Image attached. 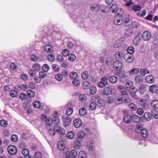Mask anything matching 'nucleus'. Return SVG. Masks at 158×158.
I'll return each mask as SVG.
<instances>
[{
  "mask_svg": "<svg viewBox=\"0 0 158 158\" xmlns=\"http://www.w3.org/2000/svg\"><path fill=\"white\" fill-rule=\"evenodd\" d=\"M59 133L61 136L65 135V130L62 127H60L58 125H54L50 124V135L54 136L56 132Z\"/></svg>",
  "mask_w": 158,
  "mask_h": 158,
  "instance_id": "f257e3e1",
  "label": "nucleus"
},
{
  "mask_svg": "<svg viewBox=\"0 0 158 158\" xmlns=\"http://www.w3.org/2000/svg\"><path fill=\"white\" fill-rule=\"evenodd\" d=\"M120 16L122 17L123 24L125 26L129 27L131 24V20L130 19V16L128 14H123V10H121Z\"/></svg>",
  "mask_w": 158,
  "mask_h": 158,
  "instance_id": "f03ea898",
  "label": "nucleus"
},
{
  "mask_svg": "<svg viewBox=\"0 0 158 158\" xmlns=\"http://www.w3.org/2000/svg\"><path fill=\"white\" fill-rule=\"evenodd\" d=\"M51 119L52 122L51 123H50L51 126L52 125V124H53L54 125H57L59 124L60 122V119L59 117L57 116V115L54 113L53 114L52 117H50V119ZM51 120L50 119V120Z\"/></svg>",
  "mask_w": 158,
  "mask_h": 158,
  "instance_id": "7ed1b4c3",
  "label": "nucleus"
},
{
  "mask_svg": "<svg viewBox=\"0 0 158 158\" xmlns=\"http://www.w3.org/2000/svg\"><path fill=\"white\" fill-rule=\"evenodd\" d=\"M123 66L122 62L118 60L115 61L113 66L114 69L117 71H120L121 70Z\"/></svg>",
  "mask_w": 158,
  "mask_h": 158,
  "instance_id": "20e7f679",
  "label": "nucleus"
},
{
  "mask_svg": "<svg viewBox=\"0 0 158 158\" xmlns=\"http://www.w3.org/2000/svg\"><path fill=\"white\" fill-rule=\"evenodd\" d=\"M108 83V78L106 77H102L100 81L98 84V86L101 88H102L106 86Z\"/></svg>",
  "mask_w": 158,
  "mask_h": 158,
  "instance_id": "39448f33",
  "label": "nucleus"
},
{
  "mask_svg": "<svg viewBox=\"0 0 158 158\" xmlns=\"http://www.w3.org/2000/svg\"><path fill=\"white\" fill-rule=\"evenodd\" d=\"M114 22V24L116 25H120L123 23L122 17L120 16L119 12L117 13V15L115 17Z\"/></svg>",
  "mask_w": 158,
  "mask_h": 158,
  "instance_id": "423d86ee",
  "label": "nucleus"
},
{
  "mask_svg": "<svg viewBox=\"0 0 158 158\" xmlns=\"http://www.w3.org/2000/svg\"><path fill=\"white\" fill-rule=\"evenodd\" d=\"M124 59L127 62L131 63L134 60V57L132 54L126 53L124 55Z\"/></svg>",
  "mask_w": 158,
  "mask_h": 158,
  "instance_id": "0eeeda50",
  "label": "nucleus"
},
{
  "mask_svg": "<svg viewBox=\"0 0 158 158\" xmlns=\"http://www.w3.org/2000/svg\"><path fill=\"white\" fill-rule=\"evenodd\" d=\"M17 148L14 145H10L7 148V151L11 155H14L17 152Z\"/></svg>",
  "mask_w": 158,
  "mask_h": 158,
  "instance_id": "6e6552de",
  "label": "nucleus"
},
{
  "mask_svg": "<svg viewBox=\"0 0 158 158\" xmlns=\"http://www.w3.org/2000/svg\"><path fill=\"white\" fill-rule=\"evenodd\" d=\"M94 101L98 103V105L99 107H101L104 105L105 104V101L100 99V97L98 95H96L94 96Z\"/></svg>",
  "mask_w": 158,
  "mask_h": 158,
  "instance_id": "1a4fd4ad",
  "label": "nucleus"
},
{
  "mask_svg": "<svg viewBox=\"0 0 158 158\" xmlns=\"http://www.w3.org/2000/svg\"><path fill=\"white\" fill-rule=\"evenodd\" d=\"M49 117L45 114H42L41 116V119L42 122L45 123L47 126L46 128H48V127L49 126Z\"/></svg>",
  "mask_w": 158,
  "mask_h": 158,
  "instance_id": "9d476101",
  "label": "nucleus"
},
{
  "mask_svg": "<svg viewBox=\"0 0 158 158\" xmlns=\"http://www.w3.org/2000/svg\"><path fill=\"white\" fill-rule=\"evenodd\" d=\"M143 39L144 40L148 41L149 40L151 37V34L148 31L143 32L141 35Z\"/></svg>",
  "mask_w": 158,
  "mask_h": 158,
  "instance_id": "9b49d317",
  "label": "nucleus"
},
{
  "mask_svg": "<svg viewBox=\"0 0 158 158\" xmlns=\"http://www.w3.org/2000/svg\"><path fill=\"white\" fill-rule=\"evenodd\" d=\"M110 9L112 12L114 13H116L117 12L121 13V10H123L120 9H118L117 8V6L115 4H113V5L110 6Z\"/></svg>",
  "mask_w": 158,
  "mask_h": 158,
  "instance_id": "f8f14e48",
  "label": "nucleus"
},
{
  "mask_svg": "<svg viewBox=\"0 0 158 158\" xmlns=\"http://www.w3.org/2000/svg\"><path fill=\"white\" fill-rule=\"evenodd\" d=\"M141 38V35L139 34L137 35L133 40V44L136 46L139 45L142 40Z\"/></svg>",
  "mask_w": 158,
  "mask_h": 158,
  "instance_id": "ddd939ff",
  "label": "nucleus"
},
{
  "mask_svg": "<svg viewBox=\"0 0 158 158\" xmlns=\"http://www.w3.org/2000/svg\"><path fill=\"white\" fill-rule=\"evenodd\" d=\"M82 121L79 118L76 119L74 120L73 122V124L74 126L76 128H78L82 125Z\"/></svg>",
  "mask_w": 158,
  "mask_h": 158,
  "instance_id": "4468645a",
  "label": "nucleus"
},
{
  "mask_svg": "<svg viewBox=\"0 0 158 158\" xmlns=\"http://www.w3.org/2000/svg\"><path fill=\"white\" fill-rule=\"evenodd\" d=\"M105 62L106 64L109 66H112V65H113L114 62L113 58L110 57L106 58L105 59Z\"/></svg>",
  "mask_w": 158,
  "mask_h": 158,
  "instance_id": "2eb2a0df",
  "label": "nucleus"
},
{
  "mask_svg": "<svg viewBox=\"0 0 158 158\" xmlns=\"http://www.w3.org/2000/svg\"><path fill=\"white\" fill-rule=\"evenodd\" d=\"M115 58L119 60H122L123 58L124 57V55L123 52L121 51L118 52L115 54Z\"/></svg>",
  "mask_w": 158,
  "mask_h": 158,
  "instance_id": "dca6fc26",
  "label": "nucleus"
},
{
  "mask_svg": "<svg viewBox=\"0 0 158 158\" xmlns=\"http://www.w3.org/2000/svg\"><path fill=\"white\" fill-rule=\"evenodd\" d=\"M71 118L69 117H66L63 118V122L65 126L69 125L71 123Z\"/></svg>",
  "mask_w": 158,
  "mask_h": 158,
  "instance_id": "f3484780",
  "label": "nucleus"
},
{
  "mask_svg": "<svg viewBox=\"0 0 158 158\" xmlns=\"http://www.w3.org/2000/svg\"><path fill=\"white\" fill-rule=\"evenodd\" d=\"M112 88L110 87H105L103 89V92L104 94L106 95H109L112 92Z\"/></svg>",
  "mask_w": 158,
  "mask_h": 158,
  "instance_id": "a211bd4d",
  "label": "nucleus"
},
{
  "mask_svg": "<svg viewBox=\"0 0 158 158\" xmlns=\"http://www.w3.org/2000/svg\"><path fill=\"white\" fill-rule=\"evenodd\" d=\"M143 77L141 75H138L135 77V81L137 83L141 84L143 82Z\"/></svg>",
  "mask_w": 158,
  "mask_h": 158,
  "instance_id": "6ab92c4d",
  "label": "nucleus"
},
{
  "mask_svg": "<svg viewBox=\"0 0 158 158\" xmlns=\"http://www.w3.org/2000/svg\"><path fill=\"white\" fill-rule=\"evenodd\" d=\"M58 149L61 151H63L65 149V144L63 141H59L57 143Z\"/></svg>",
  "mask_w": 158,
  "mask_h": 158,
  "instance_id": "aec40b11",
  "label": "nucleus"
},
{
  "mask_svg": "<svg viewBox=\"0 0 158 158\" xmlns=\"http://www.w3.org/2000/svg\"><path fill=\"white\" fill-rule=\"evenodd\" d=\"M128 79V76L124 73L120 74V81L121 83H124Z\"/></svg>",
  "mask_w": 158,
  "mask_h": 158,
  "instance_id": "412c9836",
  "label": "nucleus"
},
{
  "mask_svg": "<svg viewBox=\"0 0 158 158\" xmlns=\"http://www.w3.org/2000/svg\"><path fill=\"white\" fill-rule=\"evenodd\" d=\"M143 117L144 119L147 121H149L152 118V115L150 112H146L144 114Z\"/></svg>",
  "mask_w": 158,
  "mask_h": 158,
  "instance_id": "4be33fe9",
  "label": "nucleus"
},
{
  "mask_svg": "<svg viewBox=\"0 0 158 158\" xmlns=\"http://www.w3.org/2000/svg\"><path fill=\"white\" fill-rule=\"evenodd\" d=\"M145 80L147 82L150 84L152 83L154 81V77L151 75L146 76Z\"/></svg>",
  "mask_w": 158,
  "mask_h": 158,
  "instance_id": "5701e85b",
  "label": "nucleus"
},
{
  "mask_svg": "<svg viewBox=\"0 0 158 158\" xmlns=\"http://www.w3.org/2000/svg\"><path fill=\"white\" fill-rule=\"evenodd\" d=\"M117 77L114 75L111 76L109 78V81L111 83L114 84L117 81Z\"/></svg>",
  "mask_w": 158,
  "mask_h": 158,
  "instance_id": "b1692460",
  "label": "nucleus"
},
{
  "mask_svg": "<svg viewBox=\"0 0 158 158\" xmlns=\"http://www.w3.org/2000/svg\"><path fill=\"white\" fill-rule=\"evenodd\" d=\"M118 88L121 90V92L123 95H127V89L124 86H118Z\"/></svg>",
  "mask_w": 158,
  "mask_h": 158,
  "instance_id": "393cba45",
  "label": "nucleus"
},
{
  "mask_svg": "<svg viewBox=\"0 0 158 158\" xmlns=\"http://www.w3.org/2000/svg\"><path fill=\"white\" fill-rule=\"evenodd\" d=\"M132 121L134 123H138L140 121V118L137 115H134L131 117Z\"/></svg>",
  "mask_w": 158,
  "mask_h": 158,
  "instance_id": "a878e982",
  "label": "nucleus"
},
{
  "mask_svg": "<svg viewBox=\"0 0 158 158\" xmlns=\"http://www.w3.org/2000/svg\"><path fill=\"white\" fill-rule=\"evenodd\" d=\"M130 94L132 95V97L134 98H136L137 96L136 95L137 92V89L135 87H134L131 89Z\"/></svg>",
  "mask_w": 158,
  "mask_h": 158,
  "instance_id": "bb28decb",
  "label": "nucleus"
},
{
  "mask_svg": "<svg viewBox=\"0 0 158 158\" xmlns=\"http://www.w3.org/2000/svg\"><path fill=\"white\" fill-rule=\"evenodd\" d=\"M122 42L121 40H118L114 42V47L116 48H118L122 45Z\"/></svg>",
  "mask_w": 158,
  "mask_h": 158,
  "instance_id": "cd10ccee",
  "label": "nucleus"
},
{
  "mask_svg": "<svg viewBox=\"0 0 158 158\" xmlns=\"http://www.w3.org/2000/svg\"><path fill=\"white\" fill-rule=\"evenodd\" d=\"M100 9V6L98 5H94L90 7L91 10L93 12L98 11Z\"/></svg>",
  "mask_w": 158,
  "mask_h": 158,
  "instance_id": "c85d7f7f",
  "label": "nucleus"
},
{
  "mask_svg": "<svg viewBox=\"0 0 158 158\" xmlns=\"http://www.w3.org/2000/svg\"><path fill=\"white\" fill-rule=\"evenodd\" d=\"M124 121L126 123H129L132 121L131 117V115H127L125 116L124 118Z\"/></svg>",
  "mask_w": 158,
  "mask_h": 158,
  "instance_id": "c756f323",
  "label": "nucleus"
},
{
  "mask_svg": "<svg viewBox=\"0 0 158 158\" xmlns=\"http://www.w3.org/2000/svg\"><path fill=\"white\" fill-rule=\"evenodd\" d=\"M141 135L143 137L146 138L148 136V132L145 128H143L141 131Z\"/></svg>",
  "mask_w": 158,
  "mask_h": 158,
  "instance_id": "7c9ffc66",
  "label": "nucleus"
},
{
  "mask_svg": "<svg viewBox=\"0 0 158 158\" xmlns=\"http://www.w3.org/2000/svg\"><path fill=\"white\" fill-rule=\"evenodd\" d=\"M123 102L122 98L116 97L114 99V102L116 105H118L121 104Z\"/></svg>",
  "mask_w": 158,
  "mask_h": 158,
  "instance_id": "2f4dec72",
  "label": "nucleus"
},
{
  "mask_svg": "<svg viewBox=\"0 0 158 158\" xmlns=\"http://www.w3.org/2000/svg\"><path fill=\"white\" fill-rule=\"evenodd\" d=\"M152 107L155 109L158 108V100H154L151 102Z\"/></svg>",
  "mask_w": 158,
  "mask_h": 158,
  "instance_id": "473e14b6",
  "label": "nucleus"
},
{
  "mask_svg": "<svg viewBox=\"0 0 158 158\" xmlns=\"http://www.w3.org/2000/svg\"><path fill=\"white\" fill-rule=\"evenodd\" d=\"M77 155V152L75 149L72 150L69 153V156L71 158H74Z\"/></svg>",
  "mask_w": 158,
  "mask_h": 158,
  "instance_id": "72a5a7b5",
  "label": "nucleus"
},
{
  "mask_svg": "<svg viewBox=\"0 0 158 158\" xmlns=\"http://www.w3.org/2000/svg\"><path fill=\"white\" fill-rule=\"evenodd\" d=\"M97 106V104L96 103L94 102H91L89 106V109L91 110H94Z\"/></svg>",
  "mask_w": 158,
  "mask_h": 158,
  "instance_id": "f704fd0d",
  "label": "nucleus"
},
{
  "mask_svg": "<svg viewBox=\"0 0 158 158\" xmlns=\"http://www.w3.org/2000/svg\"><path fill=\"white\" fill-rule=\"evenodd\" d=\"M78 76L77 73V72H73L71 73L69 75V77L73 79H76Z\"/></svg>",
  "mask_w": 158,
  "mask_h": 158,
  "instance_id": "c9c22d12",
  "label": "nucleus"
},
{
  "mask_svg": "<svg viewBox=\"0 0 158 158\" xmlns=\"http://www.w3.org/2000/svg\"><path fill=\"white\" fill-rule=\"evenodd\" d=\"M81 77L83 80H85L87 79L89 77L88 73L87 71H84L82 72Z\"/></svg>",
  "mask_w": 158,
  "mask_h": 158,
  "instance_id": "e433bc0d",
  "label": "nucleus"
},
{
  "mask_svg": "<svg viewBox=\"0 0 158 158\" xmlns=\"http://www.w3.org/2000/svg\"><path fill=\"white\" fill-rule=\"evenodd\" d=\"M78 156L79 158H86V153L84 151H80L79 152Z\"/></svg>",
  "mask_w": 158,
  "mask_h": 158,
  "instance_id": "4c0bfd02",
  "label": "nucleus"
},
{
  "mask_svg": "<svg viewBox=\"0 0 158 158\" xmlns=\"http://www.w3.org/2000/svg\"><path fill=\"white\" fill-rule=\"evenodd\" d=\"M139 70L138 68H134L130 70L129 73L130 74H136L139 73Z\"/></svg>",
  "mask_w": 158,
  "mask_h": 158,
  "instance_id": "58836bf2",
  "label": "nucleus"
},
{
  "mask_svg": "<svg viewBox=\"0 0 158 158\" xmlns=\"http://www.w3.org/2000/svg\"><path fill=\"white\" fill-rule=\"evenodd\" d=\"M85 133L83 131H79L77 134V136L78 137L81 139H82L85 136Z\"/></svg>",
  "mask_w": 158,
  "mask_h": 158,
  "instance_id": "ea45409f",
  "label": "nucleus"
},
{
  "mask_svg": "<svg viewBox=\"0 0 158 158\" xmlns=\"http://www.w3.org/2000/svg\"><path fill=\"white\" fill-rule=\"evenodd\" d=\"M32 68L35 71H39L41 68V66L38 64L35 63L33 64Z\"/></svg>",
  "mask_w": 158,
  "mask_h": 158,
  "instance_id": "a19ab883",
  "label": "nucleus"
},
{
  "mask_svg": "<svg viewBox=\"0 0 158 158\" xmlns=\"http://www.w3.org/2000/svg\"><path fill=\"white\" fill-rule=\"evenodd\" d=\"M97 91L96 88L94 86H92L90 87V92L91 94H96Z\"/></svg>",
  "mask_w": 158,
  "mask_h": 158,
  "instance_id": "79ce46f5",
  "label": "nucleus"
},
{
  "mask_svg": "<svg viewBox=\"0 0 158 158\" xmlns=\"http://www.w3.org/2000/svg\"><path fill=\"white\" fill-rule=\"evenodd\" d=\"M10 94L12 97H16L18 94V92L15 90H11L10 92Z\"/></svg>",
  "mask_w": 158,
  "mask_h": 158,
  "instance_id": "37998d69",
  "label": "nucleus"
},
{
  "mask_svg": "<svg viewBox=\"0 0 158 158\" xmlns=\"http://www.w3.org/2000/svg\"><path fill=\"white\" fill-rule=\"evenodd\" d=\"M79 98L80 101L82 102H85L87 99L86 96L85 94L80 95Z\"/></svg>",
  "mask_w": 158,
  "mask_h": 158,
  "instance_id": "c03bdc74",
  "label": "nucleus"
},
{
  "mask_svg": "<svg viewBox=\"0 0 158 158\" xmlns=\"http://www.w3.org/2000/svg\"><path fill=\"white\" fill-rule=\"evenodd\" d=\"M79 114L81 116L85 115L86 112V109L84 108H81L79 111Z\"/></svg>",
  "mask_w": 158,
  "mask_h": 158,
  "instance_id": "a18cd8bd",
  "label": "nucleus"
},
{
  "mask_svg": "<svg viewBox=\"0 0 158 158\" xmlns=\"http://www.w3.org/2000/svg\"><path fill=\"white\" fill-rule=\"evenodd\" d=\"M27 96L30 98H32L34 96L35 93L31 90H27Z\"/></svg>",
  "mask_w": 158,
  "mask_h": 158,
  "instance_id": "49530a36",
  "label": "nucleus"
},
{
  "mask_svg": "<svg viewBox=\"0 0 158 158\" xmlns=\"http://www.w3.org/2000/svg\"><path fill=\"white\" fill-rule=\"evenodd\" d=\"M81 146V143L80 141L78 140L75 141L73 143V146L76 148H79Z\"/></svg>",
  "mask_w": 158,
  "mask_h": 158,
  "instance_id": "de8ad7c7",
  "label": "nucleus"
},
{
  "mask_svg": "<svg viewBox=\"0 0 158 158\" xmlns=\"http://www.w3.org/2000/svg\"><path fill=\"white\" fill-rule=\"evenodd\" d=\"M127 53L133 54L135 51V49L132 46L129 47L127 49Z\"/></svg>",
  "mask_w": 158,
  "mask_h": 158,
  "instance_id": "09e8293b",
  "label": "nucleus"
},
{
  "mask_svg": "<svg viewBox=\"0 0 158 158\" xmlns=\"http://www.w3.org/2000/svg\"><path fill=\"white\" fill-rule=\"evenodd\" d=\"M150 91L154 93L156 89L157 88V86L155 85H153L149 87Z\"/></svg>",
  "mask_w": 158,
  "mask_h": 158,
  "instance_id": "8fccbe9b",
  "label": "nucleus"
},
{
  "mask_svg": "<svg viewBox=\"0 0 158 158\" xmlns=\"http://www.w3.org/2000/svg\"><path fill=\"white\" fill-rule=\"evenodd\" d=\"M129 107L132 111L135 110L137 109L136 105L133 103H131L129 104Z\"/></svg>",
  "mask_w": 158,
  "mask_h": 158,
  "instance_id": "3c124183",
  "label": "nucleus"
},
{
  "mask_svg": "<svg viewBox=\"0 0 158 158\" xmlns=\"http://www.w3.org/2000/svg\"><path fill=\"white\" fill-rule=\"evenodd\" d=\"M75 134L74 132L73 131H70L67 134V137L68 138L70 139H72L73 138Z\"/></svg>",
  "mask_w": 158,
  "mask_h": 158,
  "instance_id": "603ef678",
  "label": "nucleus"
},
{
  "mask_svg": "<svg viewBox=\"0 0 158 158\" xmlns=\"http://www.w3.org/2000/svg\"><path fill=\"white\" fill-rule=\"evenodd\" d=\"M146 88L145 85L143 84H140L139 87V90L141 93H143Z\"/></svg>",
  "mask_w": 158,
  "mask_h": 158,
  "instance_id": "864d4df0",
  "label": "nucleus"
},
{
  "mask_svg": "<svg viewBox=\"0 0 158 158\" xmlns=\"http://www.w3.org/2000/svg\"><path fill=\"white\" fill-rule=\"evenodd\" d=\"M133 85V83L130 81H127L126 84V86L127 88H130L132 87Z\"/></svg>",
  "mask_w": 158,
  "mask_h": 158,
  "instance_id": "5fc2aeb1",
  "label": "nucleus"
},
{
  "mask_svg": "<svg viewBox=\"0 0 158 158\" xmlns=\"http://www.w3.org/2000/svg\"><path fill=\"white\" fill-rule=\"evenodd\" d=\"M132 33V30L131 29H128L125 31V35L127 37H130Z\"/></svg>",
  "mask_w": 158,
  "mask_h": 158,
  "instance_id": "6e6d98bb",
  "label": "nucleus"
},
{
  "mask_svg": "<svg viewBox=\"0 0 158 158\" xmlns=\"http://www.w3.org/2000/svg\"><path fill=\"white\" fill-rule=\"evenodd\" d=\"M33 106L35 108H39L41 106L40 103L38 101H35L33 103Z\"/></svg>",
  "mask_w": 158,
  "mask_h": 158,
  "instance_id": "4d7b16f0",
  "label": "nucleus"
},
{
  "mask_svg": "<svg viewBox=\"0 0 158 158\" xmlns=\"http://www.w3.org/2000/svg\"><path fill=\"white\" fill-rule=\"evenodd\" d=\"M69 60L73 61L76 59V56L73 54H71L69 55Z\"/></svg>",
  "mask_w": 158,
  "mask_h": 158,
  "instance_id": "13d9d810",
  "label": "nucleus"
},
{
  "mask_svg": "<svg viewBox=\"0 0 158 158\" xmlns=\"http://www.w3.org/2000/svg\"><path fill=\"white\" fill-rule=\"evenodd\" d=\"M0 125L2 127H5L7 125V122L6 121L2 119L0 121Z\"/></svg>",
  "mask_w": 158,
  "mask_h": 158,
  "instance_id": "bf43d9fd",
  "label": "nucleus"
},
{
  "mask_svg": "<svg viewBox=\"0 0 158 158\" xmlns=\"http://www.w3.org/2000/svg\"><path fill=\"white\" fill-rule=\"evenodd\" d=\"M62 54L64 56H67L69 55V52L68 49H64L62 50Z\"/></svg>",
  "mask_w": 158,
  "mask_h": 158,
  "instance_id": "052dcab7",
  "label": "nucleus"
},
{
  "mask_svg": "<svg viewBox=\"0 0 158 158\" xmlns=\"http://www.w3.org/2000/svg\"><path fill=\"white\" fill-rule=\"evenodd\" d=\"M22 153L24 156H27L29 154V151L28 149L24 148L22 150Z\"/></svg>",
  "mask_w": 158,
  "mask_h": 158,
  "instance_id": "680f3d73",
  "label": "nucleus"
},
{
  "mask_svg": "<svg viewBox=\"0 0 158 158\" xmlns=\"http://www.w3.org/2000/svg\"><path fill=\"white\" fill-rule=\"evenodd\" d=\"M132 8L133 10L138 11H139L141 10V7L139 5H134L132 6Z\"/></svg>",
  "mask_w": 158,
  "mask_h": 158,
  "instance_id": "e2e57ef3",
  "label": "nucleus"
},
{
  "mask_svg": "<svg viewBox=\"0 0 158 158\" xmlns=\"http://www.w3.org/2000/svg\"><path fill=\"white\" fill-rule=\"evenodd\" d=\"M55 78L57 81H61L62 80L63 77L61 74H59L55 75Z\"/></svg>",
  "mask_w": 158,
  "mask_h": 158,
  "instance_id": "0e129e2a",
  "label": "nucleus"
},
{
  "mask_svg": "<svg viewBox=\"0 0 158 158\" xmlns=\"http://www.w3.org/2000/svg\"><path fill=\"white\" fill-rule=\"evenodd\" d=\"M140 74L143 76H144L146 74L148 73L149 72L148 70L145 69H142L140 70Z\"/></svg>",
  "mask_w": 158,
  "mask_h": 158,
  "instance_id": "69168bd1",
  "label": "nucleus"
},
{
  "mask_svg": "<svg viewBox=\"0 0 158 158\" xmlns=\"http://www.w3.org/2000/svg\"><path fill=\"white\" fill-rule=\"evenodd\" d=\"M73 112V109L72 108H69L66 110V114L68 115L69 116Z\"/></svg>",
  "mask_w": 158,
  "mask_h": 158,
  "instance_id": "338daca9",
  "label": "nucleus"
},
{
  "mask_svg": "<svg viewBox=\"0 0 158 158\" xmlns=\"http://www.w3.org/2000/svg\"><path fill=\"white\" fill-rule=\"evenodd\" d=\"M152 114L155 118H158V112L155 110H153L152 111Z\"/></svg>",
  "mask_w": 158,
  "mask_h": 158,
  "instance_id": "774afa93",
  "label": "nucleus"
}]
</instances>
